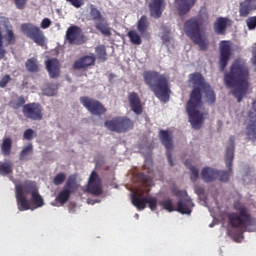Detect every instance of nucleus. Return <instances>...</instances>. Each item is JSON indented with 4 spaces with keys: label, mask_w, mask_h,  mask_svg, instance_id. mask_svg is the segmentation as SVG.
<instances>
[{
    "label": "nucleus",
    "mask_w": 256,
    "mask_h": 256,
    "mask_svg": "<svg viewBox=\"0 0 256 256\" xmlns=\"http://www.w3.org/2000/svg\"><path fill=\"white\" fill-rule=\"evenodd\" d=\"M189 82L194 85L190 93V98L186 104V112L189 116L190 124L193 129H201L205 119L209 117V112H201L199 109L203 107V94L207 105H214L217 101V95L211 88V85L205 81L203 75L192 73L189 75Z\"/></svg>",
    "instance_id": "f257e3e1"
},
{
    "label": "nucleus",
    "mask_w": 256,
    "mask_h": 256,
    "mask_svg": "<svg viewBox=\"0 0 256 256\" xmlns=\"http://www.w3.org/2000/svg\"><path fill=\"white\" fill-rule=\"evenodd\" d=\"M224 85L227 89H232V95L238 103L243 101V97L249 91V67L245 61L236 59L230 67V71L224 74Z\"/></svg>",
    "instance_id": "f03ea898"
},
{
    "label": "nucleus",
    "mask_w": 256,
    "mask_h": 256,
    "mask_svg": "<svg viewBox=\"0 0 256 256\" xmlns=\"http://www.w3.org/2000/svg\"><path fill=\"white\" fill-rule=\"evenodd\" d=\"M144 83L153 91L155 97L164 103L171 97V88H169V77L167 74H161L157 71L148 70L143 73Z\"/></svg>",
    "instance_id": "7ed1b4c3"
},
{
    "label": "nucleus",
    "mask_w": 256,
    "mask_h": 256,
    "mask_svg": "<svg viewBox=\"0 0 256 256\" xmlns=\"http://www.w3.org/2000/svg\"><path fill=\"white\" fill-rule=\"evenodd\" d=\"M234 209L236 212L227 214L229 225L234 229H240L242 233H245V231H248L249 233L255 231V229L251 227L256 225V219L251 215L249 208L241 202H236L234 203Z\"/></svg>",
    "instance_id": "20e7f679"
},
{
    "label": "nucleus",
    "mask_w": 256,
    "mask_h": 256,
    "mask_svg": "<svg viewBox=\"0 0 256 256\" xmlns=\"http://www.w3.org/2000/svg\"><path fill=\"white\" fill-rule=\"evenodd\" d=\"M184 31L194 45H198L201 51H207L209 48V39L201 31V21H199V18L194 17L187 20L184 24Z\"/></svg>",
    "instance_id": "39448f33"
},
{
    "label": "nucleus",
    "mask_w": 256,
    "mask_h": 256,
    "mask_svg": "<svg viewBox=\"0 0 256 256\" xmlns=\"http://www.w3.org/2000/svg\"><path fill=\"white\" fill-rule=\"evenodd\" d=\"M159 205L162 207V209L168 211V213L177 211L178 213H181V215H191L193 207H195L193 200H191L187 195L179 199L177 208H175V205H173V200L171 198L160 201Z\"/></svg>",
    "instance_id": "423d86ee"
},
{
    "label": "nucleus",
    "mask_w": 256,
    "mask_h": 256,
    "mask_svg": "<svg viewBox=\"0 0 256 256\" xmlns=\"http://www.w3.org/2000/svg\"><path fill=\"white\" fill-rule=\"evenodd\" d=\"M233 159H235V136H230L224 158L228 170H217L218 181H222V183H227V181H229V177H231V174L233 173Z\"/></svg>",
    "instance_id": "0eeeda50"
},
{
    "label": "nucleus",
    "mask_w": 256,
    "mask_h": 256,
    "mask_svg": "<svg viewBox=\"0 0 256 256\" xmlns=\"http://www.w3.org/2000/svg\"><path fill=\"white\" fill-rule=\"evenodd\" d=\"M89 17V21H93L96 31H99L102 35H105L106 37H111V27H109V22H107V18H105L101 11L93 5L90 6Z\"/></svg>",
    "instance_id": "6e6552de"
},
{
    "label": "nucleus",
    "mask_w": 256,
    "mask_h": 256,
    "mask_svg": "<svg viewBox=\"0 0 256 256\" xmlns=\"http://www.w3.org/2000/svg\"><path fill=\"white\" fill-rule=\"evenodd\" d=\"M104 125L109 131H114V133H127V131L133 129L134 123L128 117L118 116L105 121Z\"/></svg>",
    "instance_id": "1a4fd4ad"
},
{
    "label": "nucleus",
    "mask_w": 256,
    "mask_h": 256,
    "mask_svg": "<svg viewBox=\"0 0 256 256\" xmlns=\"http://www.w3.org/2000/svg\"><path fill=\"white\" fill-rule=\"evenodd\" d=\"M21 32L26 35L28 39H31L36 45L45 47V34L43 30L33 23H23L21 25Z\"/></svg>",
    "instance_id": "9d476101"
},
{
    "label": "nucleus",
    "mask_w": 256,
    "mask_h": 256,
    "mask_svg": "<svg viewBox=\"0 0 256 256\" xmlns=\"http://www.w3.org/2000/svg\"><path fill=\"white\" fill-rule=\"evenodd\" d=\"M75 191H77V178L70 175L67 178L62 191L56 196L55 202L59 203V205H65V203L71 199V194L75 193Z\"/></svg>",
    "instance_id": "9b49d317"
},
{
    "label": "nucleus",
    "mask_w": 256,
    "mask_h": 256,
    "mask_svg": "<svg viewBox=\"0 0 256 256\" xmlns=\"http://www.w3.org/2000/svg\"><path fill=\"white\" fill-rule=\"evenodd\" d=\"M157 197L146 195L143 197V193L132 195V205L138 209V211H143L147 208V205L151 211H157Z\"/></svg>",
    "instance_id": "f8f14e48"
},
{
    "label": "nucleus",
    "mask_w": 256,
    "mask_h": 256,
    "mask_svg": "<svg viewBox=\"0 0 256 256\" xmlns=\"http://www.w3.org/2000/svg\"><path fill=\"white\" fill-rule=\"evenodd\" d=\"M80 103L92 115H105L107 113V108L96 99L82 96L80 97Z\"/></svg>",
    "instance_id": "ddd939ff"
},
{
    "label": "nucleus",
    "mask_w": 256,
    "mask_h": 256,
    "mask_svg": "<svg viewBox=\"0 0 256 256\" xmlns=\"http://www.w3.org/2000/svg\"><path fill=\"white\" fill-rule=\"evenodd\" d=\"M22 113L26 119L41 121L43 119V108L39 103H28L23 106Z\"/></svg>",
    "instance_id": "4468645a"
},
{
    "label": "nucleus",
    "mask_w": 256,
    "mask_h": 256,
    "mask_svg": "<svg viewBox=\"0 0 256 256\" xmlns=\"http://www.w3.org/2000/svg\"><path fill=\"white\" fill-rule=\"evenodd\" d=\"M66 41L69 45H83L85 43V35L81 27L72 25L66 31Z\"/></svg>",
    "instance_id": "2eb2a0df"
},
{
    "label": "nucleus",
    "mask_w": 256,
    "mask_h": 256,
    "mask_svg": "<svg viewBox=\"0 0 256 256\" xmlns=\"http://www.w3.org/2000/svg\"><path fill=\"white\" fill-rule=\"evenodd\" d=\"M159 139L166 149L168 163L171 167H173L175 165L173 164V155L171 154V151H173V134L169 133L167 130H160Z\"/></svg>",
    "instance_id": "dca6fc26"
},
{
    "label": "nucleus",
    "mask_w": 256,
    "mask_h": 256,
    "mask_svg": "<svg viewBox=\"0 0 256 256\" xmlns=\"http://www.w3.org/2000/svg\"><path fill=\"white\" fill-rule=\"evenodd\" d=\"M87 191L96 197L103 194V188H101V178L95 170H93L90 174Z\"/></svg>",
    "instance_id": "f3484780"
},
{
    "label": "nucleus",
    "mask_w": 256,
    "mask_h": 256,
    "mask_svg": "<svg viewBox=\"0 0 256 256\" xmlns=\"http://www.w3.org/2000/svg\"><path fill=\"white\" fill-rule=\"evenodd\" d=\"M229 59H231V42L223 40L220 42V71H225V67H227Z\"/></svg>",
    "instance_id": "a211bd4d"
},
{
    "label": "nucleus",
    "mask_w": 256,
    "mask_h": 256,
    "mask_svg": "<svg viewBox=\"0 0 256 256\" xmlns=\"http://www.w3.org/2000/svg\"><path fill=\"white\" fill-rule=\"evenodd\" d=\"M45 65L50 79H57L61 75V62L57 58L48 59Z\"/></svg>",
    "instance_id": "6ab92c4d"
},
{
    "label": "nucleus",
    "mask_w": 256,
    "mask_h": 256,
    "mask_svg": "<svg viewBox=\"0 0 256 256\" xmlns=\"http://www.w3.org/2000/svg\"><path fill=\"white\" fill-rule=\"evenodd\" d=\"M150 16L154 19H161L165 11V0H151L149 3Z\"/></svg>",
    "instance_id": "aec40b11"
},
{
    "label": "nucleus",
    "mask_w": 256,
    "mask_h": 256,
    "mask_svg": "<svg viewBox=\"0 0 256 256\" xmlns=\"http://www.w3.org/2000/svg\"><path fill=\"white\" fill-rule=\"evenodd\" d=\"M250 123L246 127V135L249 141L255 143L256 141V114L253 111L247 113Z\"/></svg>",
    "instance_id": "412c9836"
},
{
    "label": "nucleus",
    "mask_w": 256,
    "mask_h": 256,
    "mask_svg": "<svg viewBox=\"0 0 256 256\" xmlns=\"http://www.w3.org/2000/svg\"><path fill=\"white\" fill-rule=\"evenodd\" d=\"M16 200L19 211H29L31 209V204L27 197H25V192H23V187H16Z\"/></svg>",
    "instance_id": "4be33fe9"
},
{
    "label": "nucleus",
    "mask_w": 256,
    "mask_h": 256,
    "mask_svg": "<svg viewBox=\"0 0 256 256\" xmlns=\"http://www.w3.org/2000/svg\"><path fill=\"white\" fill-rule=\"evenodd\" d=\"M128 101L131 108V111L136 115H141L143 113V106L141 105V98L137 92H131L128 95Z\"/></svg>",
    "instance_id": "5701e85b"
},
{
    "label": "nucleus",
    "mask_w": 256,
    "mask_h": 256,
    "mask_svg": "<svg viewBox=\"0 0 256 256\" xmlns=\"http://www.w3.org/2000/svg\"><path fill=\"white\" fill-rule=\"evenodd\" d=\"M95 55H86L76 60L73 64V69H87V67H91L95 65Z\"/></svg>",
    "instance_id": "b1692460"
},
{
    "label": "nucleus",
    "mask_w": 256,
    "mask_h": 256,
    "mask_svg": "<svg viewBox=\"0 0 256 256\" xmlns=\"http://www.w3.org/2000/svg\"><path fill=\"white\" fill-rule=\"evenodd\" d=\"M251 11H256V0H244L240 3V17H249Z\"/></svg>",
    "instance_id": "393cba45"
},
{
    "label": "nucleus",
    "mask_w": 256,
    "mask_h": 256,
    "mask_svg": "<svg viewBox=\"0 0 256 256\" xmlns=\"http://www.w3.org/2000/svg\"><path fill=\"white\" fill-rule=\"evenodd\" d=\"M195 3H197V0H175L179 15H187V12L191 11V8Z\"/></svg>",
    "instance_id": "a878e982"
},
{
    "label": "nucleus",
    "mask_w": 256,
    "mask_h": 256,
    "mask_svg": "<svg viewBox=\"0 0 256 256\" xmlns=\"http://www.w3.org/2000/svg\"><path fill=\"white\" fill-rule=\"evenodd\" d=\"M217 170L211 167H205L201 171V177L204 183H213V181H217Z\"/></svg>",
    "instance_id": "bb28decb"
},
{
    "label": "nucleus",
    "mask_w": 256,
    "mask_h": 256,
    "mask_svg": "<svg viewBox=\"0 0 256 256\" xmlns=\"http://www.w3.org/2000/svg\"><path fill=\"white\" fill-rule=\"evenodd\" d=\"M229 19L219 17L214 23V31L217 35H225Z\"/></svg>",
    "instance_id": "cd10ccee"
},
{
    "label": "nucleus",
    "mask_w": 256,
    "mask_h": 256,
    "mask_svg": "<svg viewBox=\"0 0 256 256\" xmlns=\"http://www.w3.org/2000/svg\"><path fill=\"white\" fill-rule=\"evenodd\" d=\"M13 149V140L10 137L3 139L2 144L0 145V151L4 157H9Z\"/></svg>",
    "instance_id": "c85d7f7f"
},
{
    "label": "nucleus",
    "mask_w": 256,
    "mask_h": 256,
    "mask_svg": "<svg viewBox=\"0 0 256 256\" xmlns=\"http://www.w3.org/2000/svg\"><path fill=\"white\" fill-rule=\"evenodd\" d=\"M31 197V203L34 205V209H39V207L45 205V200H43V197L39 194V190L33 191Z\"/></svg>",
    "instance_id": "c756f323"
},
{
    "label": "nucleus",
    "mask_w": 256,
    "mask_h": 256,
    "mask_svg": "<svg viewBox=\"0 0 256 256\" xmlns=\"http://www.w3.org/2000/svg\"><path fill=\"white\" fill-rule=\"evenodd\" d=\"M148 29L149 20L147 19V16L143 15L137 22V30L139 31L140 35H145Z\"/></svg>",
    "instance_id": "7c9ffc66"
},
{
    "label": "nucleus",
    "mask_w": 256,
    "mask_h": 256,
    "mask_svg": "<svg viewBox=\"0 0 256 256\" xmlns=\"http://www.w3.org/2000/svg\"><path fill=\"white\" fill-rule=\"evenodd\" d=\"M25 67L29 73H39V61L35 57L29 58L25 63Z\"/></svg>",
    "instance_id": "2f4dec72"
},
{
    "label": "nucleus",
    "mask_w": 256,
    "mask_h": 256,
    "mask_svg": "<svg viewBox=\"0 0 256 256\" xmlns=\"http://www.w3.org/2000/svg\"><path fill=\"white\" fill-rule=\"evenodd\" d=\"M29 155H33V144L29 143L19 153V161H27Z\"/></svg>",
    "instance_id": "473e14b6"
},
{
    "label": "nucleus",
    "mask_w": 256,
    "mask_h": 256,
    "mask_svg": "<svg viewBox=\"0 0 256 256\" xmlns=\"http://www.w3.org/2000/svg\"><path fill=\"white\" fill-rule=\"evenodd\" d=\"M13 173V162L8 161L0 164V175L6 176Z\"/></svg>",
    "instance_id": "72a5a7b5"
},
{
    "label": "nucleus",
    "mask_w": 256,
    "mask_h": 256,
    "mask_svg": "<svg viewBox=\"0 0 256 256\" xmlns=\"http://www.w3.org/2000/svg\"><path fill=\"white\" fill-rule=\"evenodd\" d=\"M3 39L6 41V45H15L17 43V38L15 37V32L13 30H6V35L2 36V42Z\"/></svg>",
    "instance_id": "f704fd0d"
},
{
    "label": "nucleus",
    "mask_w": 256,
    "mask_h": 256,
    "mask_svg": "<svg viewBox=\"0 0 256 256\" xmlns=\"http://www.w3.org/2000/svg\"><path fill=\"white\" fill-rule=\"evenodd\" d=\"M97 59H99L102 63L107 61V48L105 45H99L95 48Z\"/></svg>",
    "instance_id": "c9c22d12"
},
{
    "label": "nucleus",
    "mask_w": 256,
    "mask_h": 256,
    "mask_svg": "<svg viewBox=\"0 0 256 256\" xmlns=\"http://www.w3.org/2000/svg\"><path fill=\"white\" fill-rule=\"evenodd\" d=\"M127 36L129 37L132 45H141V43H143V40H141V36L139 35V33H137L136 30H130Z\"/></svg>",
    "instance_id": "e433bc0d"
},
{
    "label": "nucleus",
    "mask_w": 256,
    "mask_h": 256,
    "mask_svg": "<svg viewBox=\"0 0 256 256\" xmlns=\"http://www.w3.org/2000/svg\"><path fill=\"white\" fill-rule=\"evenodd\" d=\"M16 187H22L23 192L25 191L26 193H30V195H33V191H39V189H37V184L32 181H25L23 185Z\"/></svg>",
    "instance_id": "4c0bfd02"
},
{
    "label": "nucleus",
    "mask_w": 256,
    "mask_h": 256,
    "mask_svg": "<svg viewBox=\"0 0 256 256\" xmlns=\"http://www.w3.org/2000/svg\"><path fill=\"white\" fill-rule=\"evenodd\" d=\"M57 84H50L44 89V95H47L48 97H53L57 95Z\"/></svg>",
    "instance_id": "58836bf2"
},
{
    "label": "nucleus",
    "mask_w": 256,
    "mask_h": 256,
    "mask_svg": "<svg viewBox=\"0 0 256 256\" xmlns=\"http://www.w3.org/2000/svg\"><path fill=\"white\" fill-rule=\"evenodd\" d=\"M37 137V132L31 128H28L23 133V139L25 141H33Z\"/></svg>",
    "instance_id": "ea45409f"
},
{
    "label": "nucleus",
    "mask_w": 256,
    "mask_h": 256,
    "mask_svg": "<svg viewBox=\"0 0 256 256\" xmlns=\"http://www.w3.org/2000/svg\"><path fill=\"white\" fill-rule=\"evenodd\" d=\"M67 179V175L63 172L58 173L54 179H53V184L56 186L62 185V183H65V180Z\"/></svg>",
    "instance_id": "a19ab883"
},
{
    "label": "nucleus",
    "mask_w": 256,
    "mask_h": 256,
    "mask_svg": "<svg viewBox=\"0 0 256 256\" xmlns=\"http://www.w3.org/2000/svg\"><path fill=\"white\" fill-rule=\"evenodd\" d=\"M10 105L14 109H21V107H25V98L23 96H20L19 98H17V100L12 101Z\"/></svg>",
    "instance_id": "79ce46f5"
},
{
    "label": "nucleus",
    "mask_w": 256,
    "mask_h": 256,
    "mask_svg": "<svg viewBox=\"0 0 256 256\" xmlns=\"http://www.w3.org/2000/svg\"><path fill=\"white\" fill-rule=\"evenodd\" d=\"M6 54L7 50H5V46L3 45V34L0 32V60L5 59Z\"/></svg>",
    "instance_id": "37998d69"
},
{
    "label": "nucleus",
    "mask_w": 256,
    "mask_h": 256,
    "mask_svg": "<svg viewBox=\"0 0 256 256\" xmlns=\"http://www.w3.org/2000/svg\"><path fill=\"white\" fill-rule=\"evenodd\" d=\"M190 179L191 181H197V179H199V170L197 169V167L192 166L190 167Z\"/></svg>",
    "instance_id": "c03bdc74"
},
{
    "label": "nucleus",
    "mask_w": 256,
    "mask_h": 256,
    "mask_svg": "<svg viewBox=\"0 0 256 256\" xmlns=\"http://www.w3.org/2000/svg\"><path fill=\"white\" fill-rule=\"evenodd\" d=\"M9 81H11V76L9 74H6L2 77V79L0 80V87L2 89H5V87H7V84L9 83Z\"/></svg>",
    "instance_id": "a18cd8bd"
},
{
    "label": "nucleus",
    "mask_w": 256,
    "mask_h": 256,
    "mask_svg": "<svg viewBox=\"0 0 256 256\" xmlns=\"http://www.w3.org/2000/svg\"><path fill=\"white\" fill-rule=\"evenodd\" d=\"M29 0H14V4L16 6V8L23 10L25 9V7H27V2Z\"/></svg>",
    "instance_id": "49530a36"
},
{
    "label": "nucleus",
    "mask_w": 256,
    "mask_h": 256,
    "mask_svg": "<svg viewBox=\"0 0 256 256\" xmlns=\"http://www.w3.org/2000/svg\"><path fill=\"white\" fill-rule=\"evenodd\" d=\"M68 3H71L73 7H76V9H79V7H83L85 5V0H66Z\"/></svg>",
    "instance_id": "de8ad7c7"
},
{
    "label": "nucleus",
    "mask_w": 256,
    "mask_h": 256,
    "mask_svg": "<svg viewBox=\"0 0 256 256\" xmlns=\"http://www.w3.org/2000/svg\"><path fill=\"white\" fill-rule=\"evenodd\" d=\"M248 29L256 28V16L250 17L246 21Z\"/></svg>",
    "instance_id": "09e8293b"
},
{
    "label": "nucleus",
    "mask_w": 256,
    "mask_h": 256,
    "mask_svg": "<svg viewBox=\"0 0 256 256\" xmlns=\"http://www.w3.org/2000/svg\"><path fill=\"white\" fill-rule=\"evenodd\" d=\"M42 29H49L51 27V20L49 18H44L40 24Z\"/></svg>",
    "instance_id": "8fccbe9b"
},
{
    "label": "nucleus",
    "mask_w": 256,
    "mask_h": 256,
    "mask_svg": "<svg viewBox=\"0 0 256 256\" xmlns=\"http://www.w3.org/2000/svg\"><path fill=\"white\" fill-rule=\"evenodd\" d=\"M194 191L198 195H205V188L201 186H195Z\"/></svg>",
    "instance_id": "3c124183"
},
{
    "label": "nucleus",
    "mask_w": 256,
    "mask_h": 256,
    "mask_svg": "<svg viewBox=\"0 0 256 256\" xmlns=\"http://www.w3.org/2000/svg\"><path fill=\"white\" fill-rule=\"evenodd\" d=\"M174 195L176 197H183V195H185V192L181 190H177V191H174Z\"/></svg>",
    "instance_id": "603ef678"
},
{
    "label": "nucleus",
    "mask_w": 256,
    "mask_h": 256,
    "mask_svg": "<svg viewBox=\"0 0 256 256\" xmlns=\"http://www.w3.org/2000/svg\"><path fill=\"white\" fill-rule=\"evenodd\" d=\"M52 205H54L55 207H59V204L56 203H52Z\"/></svg>",
    "instance_id": "864d4df0"
},
{
    "label": "nucleus",
    "mask_w": 256,
    "mask_h": 256,
    "mask_svg": "<svg viewBox=\"0 0 256 256\" xmlns=\"http://www.w3.org/2000/svg\"><path fill=\"white\" fill-rule=\"evenodd\" d=\"M163 39H164V41H169V39H168V38H165V36H163Z\"/></svg>",
    "instance_id": "5fc2aeb1"
}]
</instances>
